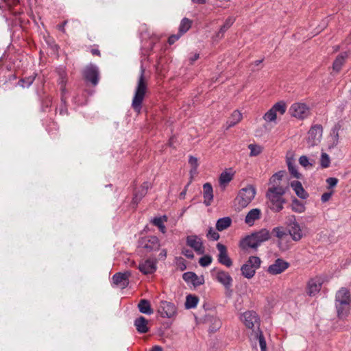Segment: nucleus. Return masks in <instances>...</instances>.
<instances>
[{"label": "nucleus", "mask_w": 351, "mask_h": 351, "mask_svg": "<svg viewBox=\"0 0 351 351\" xmlns=\"http://www.w3.org/2000/svg\"><path fill=\"white\" fill-rule=\"evenodd\" d=\"M144 73L145 70L141 67V74L137 82L134 95L132 101V107L137 113H140L141 110L143 101L147 91V82L145 80Z\"/></svg>", "instance_id": "f257e3e1"}, {"label": "nucleus", "mask_w": 351, "mask_h": 351, "mask_svg": "<svg viewBox=\"0 0 351 351\" xmlns=\"http://www.w3.org/2000/svg\"><path fill=\"white\" fill-rule=\"evenodd\" d=\"M350 292L346 288H341L337 292L335 306L337 316L339 319H344L348 316L350 311Z\"/></svg>", "instance_id": "f03ea898"}, {"label": "nucleus", "mask_w": 351, "mask_h": 351, "mask_svg": "<svg viewBox=\"0 0 351 351\" xmlns=\"http://www.w3.org/2000/svg\"><path fill=\"white\" fill-rule=\"evenodd\" d=\"M285 193L282 186H273L268 189L266 196L269 200V207L271 210L279 212L283 208V204L285 201L282 196Z\"/></svg>", "instance_id": "7ed1b4c3"}, {"label": "nucleus", "mask_w": 351, "mask_h": 351, "mask_svg": "<svg viewBox=\"0 0 351 351\" xmlns=\"http://www.w3.org/2000/svg\"><path fill=\"white\" fill-rule=\"evenodd\" d=\"M256 189L252 185H247L239 190L234 199L237 210H241L249 205L256 195Z\"/></svg>", "instance_id": "20e7f679"}, {"label": "nucleus", "mask_w": 351, "mask_h": 351, "mask_svg": "<svg viewBox=\"0 0 351 351\" xmlns=\"http://www.w3.org/2000/svg\"><path fill=\"white\" fill-rule=\"evenodd\" d=\"M261 263V261L259 257L250 256L241 268L242 275L247 279L252 278L254 276L256 270L260 267Z\"/></svg>", "instance_id": "39448f33"}, {"label": "nucleus", "mask_w": 351, "mask_h": 351, "mask_svg": "<svg viewBox=\"0 0 351 351\" xmlns=\"http://www.w3.org/2000/svg\"><path fill=\"white\" fill-rule=\"evenodd\" d=\"M323 128L321 125H315L311 128L307 134L306 143L308 147L317 145L321 141Z\"/></svg>", "instance_id": "423d86ee"}, {"label": "nucleus", "mask_w": 351, "mask_h": 351, "mask_svg": "<svg viewBox=\"0 0 351 351\" xmlns=\"http://www.w3.org/2000/svg\"><path fill=\"white\" fill-rule=\"evenodd\" d=\"M84 79L94 86L97 85L99 80V71L97 66L90 64L83 71Z\"/></svg>", "instance_id": "0eeeda50"}, {"label": "nucleus", "mask_w": 351, "mask_h": 351, "mask_svg": "<svg viewBox=\"0 0 351 351\" xmlns=\"http://www.w3.org/2000/svg\"><path fill=\"white\" fill-rule=\"evenodd\" d=\"M289 113L292 117L299 119H304L309 114L308 107L303 103H295L289 108Z\"/></svg>", "instance_id": "6e6552de"}, {"label": "nucleus", "mask_w": 351, "mask_h": 351, "mask_svg": "<svg viewBox=\"0 0 351 351\" xmlns=\"http://www.w3.org/2000/svg\"><path fill=\"white\" fill-rule=\"evenodd\" d=\"M242 321L245 326L250 329L257 328L259 330V317L257 313L253 311H246L243 314Z\"/></svg>", "instance_id": "1a4fd4ad"}, {"label": "nucleus", "mask_w": 351, "mask_h": 351, "mask_svg": "<svg viewBox=\"0 0 351 351\" xmlns=\"http://www.w3.org/2000/svg\"><path fill=\"white\" fill-rule=\"evenodd\" d=\"M186 245L193 248L197 254L202 255L205 253V247L199 237L197 235H189L186 239Z\"/></svg>", "instance_id": "9d476101"}, {"label": "nucleus", "mask_w": 351, "mask_h": 351, "mask_svg": "<svg viewBox=\"0 0 351 351\" xmlns=\"http://www.w3.org/2000/svg\"><path fill=\"white\" fill-rule=\"evenodd\" d=\"M158 312L162 317L171 318L176 315V308L175 305L170 302L161 301Z\"/></svg>", "instance_id": "9b49d317"}, {"label": "nucleus", "mask_w": 351, "mask_h": 351, "mask_svg": "<svg viewBox=\"0 0 351 351\" xmlns=\"http://www.w3.org/2000/svg\"><path fill=\"white\" fill-rule=\"evenodd\" d=\"M289 267V263L281 258L276 259L267 269L271 275H278L285 271Z\"/></svg>", "instance_id": "f8f14e48"}, {"label": "nucleus", "mask_w": 351, "mask_h": 351, "mask_svg": "<svg viewBox=\"0 0 351 351\" xmlns=\"http://www.w3.org/2000/svg\"><path fill=\"white\" fill-rule=\"evenodd\" d=\"M217 249L219 251L218 261L228 267H231L232 262L228 256L227 247L223 244L218 243L217 244Z\"/></svg>", "instance_id": "ddd939ff"}, {"label": "nucleus", "mask_w": 351, "mask_h": 351, "mask_svg": "<svg viewBox=\"0 0 351 351\" xmlns=\"http://www.w3.org/2000/svg\"><path fill=\"white\" fill-rule=\"evenodd\" d=\"M141 244L143 247L149 252L158 250L160 246L159 239L155 236H149L143 239Z\"/></svg>", "instance_id": "4468645a"}, {"label": "nucleus", "mask_w": 351, "mask_h": 351, "mask_svg": "<svg viewBox=\"0 0 351 351\" xmlns=\"http://www.w3.org/2000/svg\"><path fill=\"white\" fill-rule=\"evenodd\" d=\"M287 232L295 241H298L303 237L302 229L300 225L295 221V219L291 221L288 225Z\"/></svg>", "instance_id": "2eb2a0df"}, {"label": "nucleus", "mask_w": 351, "mask_h": 351, "mask_svg": "<svg viewBox=\"0 0 351 351\" xmlns=\"http://www.w3.org/2000/svg\"><path fill=\"white\" fill-rule=\"evenodd\" d=\"M130 276V273L129 271L125 273H117L112 276L113 283L117 287L124 289L129 284V277Z\"/></svg>", "instance_id": "dca6fc26"}, {"label": "nucleus", "mask_w": 351, "mask_h": 351, "mask_svg": "<svg viewBox=\"0 0 351 351\" xmlns=\"http://www.w3.org/2000/svg\"><path fill=\"white\" fill-rule=\"evenodd\" d=\"M216 279L224 286L226 290L230 289L232 284V278L227 271L223 270L218 271L216 274Z\"/></svg>", "instance_id": "f3484780"}, {"label": "nucleus", "mask_w": 351, "mask_h": 351, "mask_svg": "<svg viewBox=\"0 0 351 351\" xmlns=\"http://www.w3.org/2000/svg\"><path fill=\"white\" fill-rule=\"evenodd\" d=\"M138 269L144 274H153L156 270V261L147 259L138 265Z\"/></svg>", "instance_id": "a211bd4d"}, {"label": "nucleus", "mask_w": 351, "mask_h": 351, "mask_svg": "<svg viewBox=\"0 0 351 351\" xmlns=\"http://www.w3.org/2000/svg\"><path fill=\"white\" fill-rule=\"evenodd\" d=\"M149 188H151L150 183L147 182H143L140 189L137 191H136L134 195V197L132 199L133 204H137L141 201V199L147 194V191Z\"/></svg>", "instance_id": "6ab92c4d"}, {"label": "nucleus", "mask_w": 351, "mask_h": 351, "mask_svg": "<svg viewBox=\"0 0 351 351\" xmlns=\"http://www.w3.org/2000/svg\"><path fill=\"white\" fill-rule=\"evenodd\" d=\"M240 245L243 249H247L248 247L256 248L258 246H259V244L256 240V237L252 233V234L245 237L241 241Z\"/></svg>", "instance_id": "aec40b11"}, {"label": "nucleus", "mask_w": 351, "mask_h": 351, "mask_svg": "<svg viewBox=\"0 0 351 351\" xmlns=\"http://www.w3.org/2000/svg\"><path fill=\"white\" fill-rule=\"evenodd\" d=\"M134 324L139 333H146L149 331L148 320L143 316L136 318Z\"/></svg>", "instance_id": "412c9836"}, {"label": "nucleus", "mask_w": 351, "mask_h": 351, "mask_svg": "<svg viewBox=\"0 0 351 351\" xmlns=\"http://www.w3.org/2000/svg\"><path fill=\"white\" fill-rule=\"evenodd\" d=\"M183 280L186 282H191L193 285L197 286L204 283V278L199 277L193 272H186L182 275Z\"/></svg>", "instance_id": "4be33fe9"}, {"label": "nucleus", "mask_w": 351, "mask_h": 351, "mask_svg": "<svg viewBox=\"0 0 351 351\" xmlns=\"http://www.w3.org/2000/svg\"><path fill=\"white\" fill-rule=\"evenodd\" d=\"M291 186L300 198L305 199L308 197V193L304 190L300 182L293 181L291 182Z\"/></svg>", "instance_id": "5701e85b"}, {"label": "nucleus", "mask_w": 351, "mask_h": 351, "mask_svg": "<svg viewBox=\"0 0 351 351\" xmlns=\"http://www.w3.org/2000/svg\"><path fill=\"white\" fill-rule=\"evenodd\" d=\"M261 213V210L258 208L252 209L247 214L245 222L249 226H252L256 220L260 219Z\"/></svg>", "instance_id": "b1692460"}, {"label": "nucleus", "mask_w": 351, "mask_h": 351, "mask_svg": "<svg viewBox=\"0 0 351 351\" xmlns=\"http://www.w3.org/2000/svg\"><path fill=\"white\" fill-rule=\"evenodd\" d=\"M322 282L320 279H312L308 284V294L315 295L321 289Z\"/></svg>", "instance_id": "393cba45"}, {"label": "nucleus", "mask_w": 351, "mask_h": 351, "mask_svg": "<svg viewBox=\"0 0 351 351\" xmlns=\"http://www.w3.org/2000/svg\"><path fill=\"white\" fill-rule=\"evenodd\" d=\"M204 204L206 206L210 205L213 198V187L210 183H205L203 186Z\"/></svg>", "instance_id": "a878e982"}, {"label": "nucleus", "mask_w": 351, "mask_h": 351, "mask_svg": "<svg viewBox=\"0 0 351 351\" xmlns=\"http://www.w3.org/2000/svg\"><path fill=\"white\" fill-rule=\"evenodd\" d=\"M138 308L139 311L143 314L151 315L154 313L153 309L151 308L150 302L145 299L140 300Z\"/></svg>", "instance_id": "bb28decb"}, {"label": "nucleus", "mask_w": 351, "mask_h": 351, "mask_svg": "<svg viewBox=\"0 0 351 351\" xmlns=\"http://www.w3.org/2000/svg\"><path fill=\"white\" fill-rule=\"evenodd\" d=\"M232 224V219L229 217L220 218L217 221L216 229L218 231H223L229 228Z\"/></svg>", "instance_id": "cd10ccee"}, {"label": "nucleus", "mask_w": 351, "mask_h": 351, "mask_svg": "<svg viewBox=\"0 0 351 351\" xmlns=\"http://www.w3.org/2000/svg\"><path fill=\"white\" fill-rule=\"evenodd\" d=\"M256 238L259 245L264 241H268L270 239L269 231L265 228L253 233Z\"/></svg>", "instance_id": "c85d7f7f"}, {"label": "nucleus", "mask_w": 351, "mask_h": 351, "mask_svg": "<svg viewBox=\"0 0 351 351\" xmlns=\"http://www.w3.org/2000/svg\"><path fill=\"white\" fill-rule=\"evenodd\" d=\"M242 119V114L238 110H234L229 117L227 124L228 128H231L237 124Z\"/></svg>", "instance_id": "c756f323"}, {"label": "nucleus", "mask_w": 351, "mask_h": 351, "mask_svg": "<svg viewBox=\"0 0 351 351\" xmlns=\"http://www.w3.org/2000/svg\"><path fill=\"white\" fill-rule=\"evenodd\" d=\"M59 84L60 85V89H61V91H62V98H61V99H62V101L63 102V105H62V106L60 108V114H63L66 113V110L64 109V108H65V99L64 98V92H65L66 80L64 79V74L61 75V78H60V81Z\"/></svg>", "instance_id": "7c9ffc66"}, {"label": "nucleus", "mask_w": 351, "mask_h": 351, "mask_svg": "<svg viewBox=\"0 0 351 351\" xmlns=\"http://www.w3.org/2000/svg\"><path fill=\"white\" fill-rule=\"evenodd\" d=\"M235 21V19L232 16H230L228 17L223 25L221 26V27L220 28L219 32L217 33V36L218 37H222L223 34L232 26V25L234 23Z\"/></svg>", "instance_id": "2f4dec72"}, {"label": "nucleus", "mask_w": 351, "mask_h": 351, "mask_svg": "<svg viewBox=\"0 0 351 351\" xmlns=\"http://www.w3.org/2000/svg\"><path fill=\"white\" fill-rule=\"evenodd\" d=\"M287 163L290 173L296 178H300L301 174L298 171L293 158H287Z\"/></svg>", "instance_id": "473e14b6"}, {"label": "nucleus", "mask_w": 351, "mask_h": 351, "mask_svg": "<svg viewBox=\"0 0 351 351\" xmlns=\"http://www.w3.org/2000/svg\"><path fill=\"white\" fill-rule=\"evenodd\" d=\"M199 299L197 296L189 295L186 296V302H185V307L187 309L195 308L197 303Z\"/></svg>", "instance_id": "72a5a7b5"}, {"label": "nucleus", "mask_w": 351, "mask_h": 351, "mask_svg": "<svg viewBox=\"0 0 351 351\" xmlns=\"http://www.w3.org/2000/svg\"><path fill=\"white\" fill-rule=\"evenodd\" d=\"M191 24L192 21L190 19L184 18L180 24L179 32L183 35L191 28Z\"/></svg>", "instance_id": "f704fd0d"}, {"label": "nucleus", "mask_w": 351, "mask_h": 351, "mask_svg": "<svg viewBox=\"0 0 351 351\" xmlns=\"http://www.w3.org/2000/svg\"><path fill=\"white\" fill-rule=\"evenodd\" d=\"M167 221V217L164 216L163 217H156L152 220V223L154 226H157L160 231L162 233H165L166 228L164 225V222Z\"/></svg>", "instance_id": "c9c22d12"}, {"label": "nucleus", "mask_w": 351, "mask_h": 351, "mask_svg": "<svg viewBox=\"0 0 351 351\" xmlns=\"http://www.w3.org/2000/svg\"><path fill=\"white\" fill-rule=\"evenodd\" d=\"M291 208L293 211L299 213H302L305 210V206L304 204L296 198H294L292 200Z\"/></svg>", "instance_id": "e433bc0d"}, {"label": "nucleus", "mask_w": 351, "mask_h": 351, "mask_svg": "<svg viewBox=\"0 0 351 351\" xmlns=\"http://www.w3.org/2000/svg\"><path fill=\"white\" fill-rule=\"evenodd\" d=\"M233 178V175L227 171L221 173L219 177V183L221 185H226L229 183Z\"/></svg>", "instance_id": "4c0bfd02"}, {"label": "nucleus", "mask_w": 351, "mask_h": 351, "mask_svg": "<svg viewBox=\"0 0 351 351\" xmlns=\"http://www.w3.org/2000/svg\"><path fill=\"white\" fill-rule=\"evenodd\" d=\"M256 337L258 339L261 351H267V344L263 332L258 330L256 332Z\"/></svg>", "instance_id": "58836bf2"}, {"label": "nucleus", "mask_w": 351, "mask_h": 351, "mask_svg": "<svg viewBox=\"0 0 351 351\" xmlns=\"http://www.w3.org/2000/svg\"><path fill=\"white\" fill-rule=\"evenodd\" d=\"M273 233L280 239H283L288 236V232L282 227H276L273 229Z\"/></svg>", "instance_id": "ea45409f"}, {"label": "nucleus", "mask_w": 351, "mask_h": 351, "mask_svg": "<svg viewBox=\"0 0 351 351\" xmlns=\"http://www.w3.org/2000/svg\"><path fill=\"white\" fill-rule=\"evenodd\" d=\"M346 57V55L345 56H343L342 55L337 56V58L335 59V60L333 62V69L334 70L339 71L341 69L342 65L344 63Z\"/></svg>", "instance_id": "a19ab883"}, {"label": "nucleus", "mask_w": 351, "mask_h": 351, "mask_svg": "<svg viewBox=\"0 0 351 351\" xmlns=\"http://www.w3.org/2000/svg\"><path fill=\"white\" fill-rule=\"evenodd\" d=\"M275 112H279L280 114H283L286 111V104L284 101H280L273 106L271 108Z\"/></svg>", "instance_id": "79ce46f5"}, {"label": "nucleus", "mask_w": 351, "mask_h": 351, "mask_svg": "<svg viewBox=\"0 0 351 351\" xmlns=\"http://www.w3.org/2000/svg\"><path fill=\"white\" fill-rule=\"evenodd\" d=\"M330 159L326 153H322L320 158V165L322 168H327L330 166Z\"/></svg>", "instance_id": "37998d69"}, {"label": "nucleus", "mask_w": 351, "mask_h": 351, "mask_svg": "<svg viewBox=\"0 0 351 351\" xmlns=\"http://www.w3.org/2000/svg\"><path fill=\"white\" fill-rule=\"evenodd\" d=\"M248 148L250 150L251 156H258L262 152V147L257 145L250 144L248 145Z\"/></svg>", "instance_id": "c03bdc74"}, {"label": "nucleus", "mask_w": 351, "mask_h": 351, "mask_svg": "<svg viewBox=\"0 0 351 351\" xmlns=\"http://www.w3.org/2000/svg\"><path fill=\"white\" fill-rule=\"evenodd\" d=\"M276 113L272 108H271L265 114L263 119L267 121L271 122L275 121L276 119Z\"/></svg>", "instance_id": "a18cd8bd"}, {"label": "nucleus", "mask_w": 351, "mask_h": 351, "mask_svg": "<svg viewBox=\"0 0 351 351\" xmlns=\"http://www.w3.org/2000/svg\"><path fill=\"white\" fill-rule=\"evenodd\" d=\"M299 163L305 168H312L313 165L306 156H302L299 158Z\"/></svg>", "instance_id": "49530a36"}, {"label": "nucleus", "mask_w": 351, "mask_h": 351, "mask_svg": "<svg viewBox=\"0 0 351 351\" xmlns=\"http://www.w3.org/2000/svg\"><path fill=\"white\" fill-rule=\"evenodd\" d=\"M212 257L209 255H205L201 257L199 260V263L202 267H207L212 262Z\"/></svg>", "instance_id": "de8ad7c7"}, {"label": "nucleus", "mask_w": 351, "mask_h": 351, "mask_svg": "<svg viewBox=\"0 0 351 351\" xmlns=\"http://www.w3.org/2000/svg\"><path fill=\"white\" fill-rule=\"evenodd\" d=\"M35 76H29L25 79L20 80V83L23 87H29L34 81Z\"/></svg>", "instance_id": "09e8293b"}, {"label": "nucleus", "mask_w": 351, "mask_h": 351, "mask_svg": "<svg viewBox=\"0 0 351 351\" xmlns=\"http://www.w3.org/2000/svg\"><path fill=\"white\" fill-rule=\"evenodd\" d=\"M207 237L213 241H217L219 239V234L213 228L210 227L208 230Z\"/></svg>", "instance_id": "8fccbe9b"}, {"label": "nucleus", "mask_w": 351, "mask_h": 351, "mask_svg": "<svg viewBox=\"0 0 351 351\" xmlns=\"http://www.w3.org/2000/svg\"><path fill=\"white\" fill-rule=\"evenodd\" d=\"M326 183L328 184V189H332L335 187L338 183V179L336 178H328L326 179Z\"/></svg>", "instance_id": "3c124183"}, {"label": "nucleus", "mask_w": 351, "mask_h": 351, "mask_svg": "<svg viewBox=\"0 0 351 351\" xmlns=\"http://www.w3.org/2000/svg\"><path fill=\"white\" fill-rule=\"evenodd\" d=\"M182 34H181L180 32H178L176 34L171 35L169 37L168 43L169 45H173L174 43H176L181 36Z\"/></svg>", "instance_id": "603ef678"}, {"label": "nucleus", "mask_w": 351, "mask_h": 351, "mask_svg": "<svg viewBox=\"0 0 351 351\" xmlns=\"http://www.w3.org/2000/svg\"><path fill=\"white\" fill-rule=\"evenodd\" d=\"M189 162L191 165V167H193L195 170H197L198 167L197 159L195 157L190 156Z\"/></svg>", "instance_id": "864d4df0"}, {"label": "nucleus", "mask_w": 351, "mask_h": 351, "mask_svg": "<svg viewBox=\"0 0 351 351\" xmlns=\"http://www.w3.org/2000/svg\"><path fill=\"white\" fill-rule=\"evenodd\" d=\"M285 174L284 171H278L275 173L271 178L270 181L271 182H275L276 180H280Z\"/></svg>", "instance_id": "5fc2aeb1"}, {"label": "nucleus", "mask_w": 351, "mask_h": 351, "mask_svg": "<svg viewBox=\"0 0 351 351\" xmlns=\"http://www.w3.org/2000/svg\"><path fill=\"white\" fill-rule=\"evenodd\" d=\"M182 254L188 258H193V257H194V254H193V252L190 250H187V249L183 250Z\"/></svg>", "instance_id": "6e6d98bb"}, {"label": "nucleus", "mask_w": 351, "mask_h": 351, "mask_svg": "<svg viewBox=\"0 0 351 351\" xmlns=\"http://www.w3.org/2000/svg\"><path fill=\"white\" fill-rule=\"evenodd\" d=\"M331 195H332V192L330 193H324L322 194V197H321V200L323 202H326L327 201H328L330 199V198L331 197Z\"/></svg>", "instance_id": "4d7b16f0"}, {"label": "nucleus", "mask_w": 351, "mask_h": 351, "mask_svg": "<svg viewBox=\"0 0 351 351\" xmlns=\"http://www.w3.org/2000/svg\"><path fill=\"white\" fill-rule=\"evenodd\" d=\"M199 57V53H195L191 57L189 58V61L191 64H193L195 61H196Z\"/></svg>", "instance_id": "13d9d810"}, {"label": "nucleus", "mask_w": 351, "mask_h": 351, "mask_svg": "<svg viewBox=\"0 0 351 351\" xmlns=\"http://www.w3.org/2000/svg\"><path fill=\"white\" fill-rule=\"evenodd\" d=\"M66 23H67V21H64L62 23L58 25V29L62 32H65L64 27H65Z\"/></svg>", "instance_id": "bf43d9fd"}, {"label": "nucleus", "mask_w": 351, "mask_h": 351, "mask_svg": "<svg viewBox=\"0 0 351 351\" xmlns=\"http://www.w3.org/2000/svg\"><path fill=\"white\" fill-rule=\"evenodd\" d=\"M214 328H215V330H217V329H219L221 326V321L219 319H215V323H214Z\"/></svg>", "instance_id": "052dcab7"}, {"label": "nucleus", "mask_w": 351, "mask_h": 351, "mask_svg": "<svg viewBox=\"0 0 351 351\" xmlns=\"http://www.w3.org/2000/svg\"><path fill=\"white\" fill-rule=\"evenodd\" d=\"M332 133L334 134L335 140L337 141L339 138V134H338V128L337 127H335L332 130Z\"/></svg>", "instance_id": "680f3d73"}, {"label": "nucleus", "mask_w": 351, "mask_h": 351, "mask_svg": "<svg viewBox=\"0 0 351 351\" xmlns=\"http://www.w3.org/2000/svg\"><path fill=\"white\" fill-rule=\"evenodd\" d=\"M167 256V251L166 250H162L159 254L160 258H165Z\"/></svg>", "instance_id": "e2e57ef3"}, {"label": "nucleus", "mask_w": 351, "mask_h": 351, "mask_svg": "<svg viewBox=\"0 0 351 351\" xmlns=\"http://www.w3.org/2000/svg\"><path fill=\"white\" fill-rule=\"evenodd\" d=\"M91 53H92V54H93V55H94V56H100V51H99V50H98L97 49H93L91 50Z\"/></svg>", "instance_id": "0e129e2a"}, {"label": "nucleus", "mask_w": 351, "mask_h": 351, "mask_svg": "<svg viewBox=\"0 0 351 351\" xmlns=\"http://www.w3.org/2000/svg\"><path fill=\"white\" fill-rule=\"evenodd\" d=\"M150 351H162V348L159 346H155Z\"/></svg>", "instance_id": "69168bd1"}, {"label": "nucleus", "mask_w": 351, "mask_h": 351, "mask_svg": "<svg viewBox=\"0 0 351 351\" xmlns=\"http://www.w3.org/2000/svg\"><path fill=\"white\" fill-rule=\"evenodd\" d=\"M193 3H198V4H202L205 3V0H192Z\"/></svg>", "instance_id": "338daca9"}, {"label": "nucleus", "mask_w": 351, "mask_h": 351, "mask_svg": "<svg viewBox=\"0 0 351 351\" xmlns=\"http://www.w3.org/2000/svg\"><path fill=\"white\" fill-rule=\"evenodd\" d=\"M262 62H263V60H256V61L254 62V64L257 66V65H258L259 64H261Z\"/></svg>", "instance_id": "774afa93"}]
</instances>
